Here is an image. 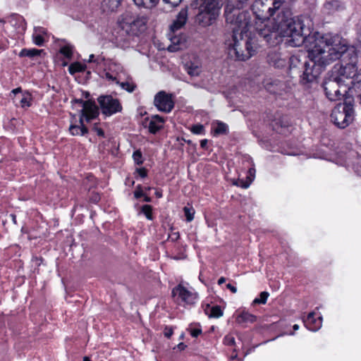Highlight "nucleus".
Instances as JSON below:
<instances>
[{"instance_id": "f257e3e1", "label": "nucleus", "mask_w": 361, "mask_h": 361, "mask_svg": "<svg viewBox=\"0 0 361 361\" xmlns=\"http://www.w3.org/2000/svg\"><path fill=\"white\" fill-rule=\"evenodd\" d=\"M326 51H337L341 55L337 59H341L344 63L339 68L334 66L325 75L321 86L326 98L330 101H344L347 97H357L361 99V80L359 79L358 56L355 48L349 47L341 37L340 44L330 47Z\"/></svg>"}, {"instance_id": "f03ea898", "label": "nucleus", "mask_w": 361, "mask_h": 361, "mask_svg": "<svg viewBox=\"0 0 361 361\" xmlns=\"http://www.w3.org/2000/svg\"><path fill=\"white\" fill-rule=\"evenodd\" d=\"M341 37L338 34L325 33L310 45L304 43L307 55L294 54L289 57L287 73L291 78L298 77L302 85L310 86L317 80L327 66L337 60L341 55L337 51L327 52L331 47L338 46Z\"/></svg>"}, {"instance_id": "7ed1b4c3", "label": "nucleus", "mask_w": 361, "mask_h": 361, "mask_svg": "<svg viewBox=\"0 0 361 361\" xmlns=\"http://www.w3.org/2000/svg\"><path fill=\"white\" fill-rule=\"evenodd\" d=\"M274 27L279 32V37H290L289 42L293 47H299L304 43L308 45L316 42L319 37L324 36L310 25H306L302 20L295 18L289 8L281 9L273 18Z\"/></svg>"}, {"instance_id": "20e7f679", "label": "nucleus", "mask_w": 361, "mask_h": 361, "mask_svg": "<svg viewBox=\"0 0 361 361\" xmlns=\"http://www.w3.org/2000/svg\"><path fill=\"white\" fill-rule=\"evenodd\" d=\"M222 6V0H192L190 4L191 8H198L200 11L197 19L203 27L214 23L220 14Z\"/></svg>"}, {"instance_id": "39448f33", "label": "nucleus", "mask_w": 361, "mask_h": 361, "mask_svg": "<svg viewBox=\"0 0 361 361\" xmlns=\"http://www.w3.org/2000/svg\"><path fill=\"white\" fill-rule=\"evenodd\" d=\"M354 98L347 97L343 103L340 102L333 109L331 119L339 128L348 126L354 120Z\"/></svg>"}, {"instance_id": "423d86ee", "label": "nucleus", "mask_w": 361, "mask_h": 361, "mask_svg": "<svg viewBox=\"0 0 361 361\" xmlns=\"http://www.w3.org/2000/svg\"><path fill=\"white\" fill-rule=\"evenodd\" d=\"M233 44H229V54H234L235 59L238 61H246L254 56L257 51V44L256 41L251 37L243 39L240 37L238 39L237 37L233 35Z\"/></svg>"}, {"instance_id": "0eeeda50", "label": "nucleus", "mask_w": 361, "mask_h": 361, "mask_svg": "<svg viewBox=\"0 0 361 361\" xmlns=\"http://www.w3.org/2000/svg\"><path fill=\"white\" fill-rule=\"evenodd\" d=\"M255 30L259 37L269 46H276L281 41L279 32L274 27V20L267 23H261L259 25L255 22Z\"/></svg>"}, {"instance_id": "6e6552de", "label": "nucleus", "mask_w": 361, "mask_h": 361, "mask_svg": "<svg viewBox=\"0 0 361 361\" xmlns=\"http://www.w3.org/2000/svg\"><path fill=\"white\" fill-rule=\"evenodd\" d=\"M147 22V18L143 16L134 17L126 14L120 23L123 30L128 34L130 32L132 35H137L145 30Z\"/></svg>"}, {"instance_id": "1a4fd4ad", "label": "nucleus", "mask_w": 361, "mask_h": 361, "mask_svg": "<svg viewBox=\"0 0 361 361\" xmlns=\"http://www.w3.org/2000/svg\"><path fill=\"white\" fill-rule=\"evenodd\" d=\"M99 109L106 116H110L122 111V106L118 99L109 94H102L97 98Z\"/></svg>"}, {"instance_id": "9d476101", "label": "nucleus", "mask_w": 361, "mask_h": 361, "mask_svg": "<svg viewBox=\"0 0 361 361\" xmlns=\"http://www.w3.org/2000/svg\"><path fill=\"white\" fill-rule=\"evenodd\" d=\"M251 11L255 20L264 23L275 13L274 8L270 6L269 2L263 0H255L251 6Z\"/></svg>"}, {"instance_id": "9b49d317", "label": "nucleus", "mask_w": 361, "mask_h": 361, "mask_svg": "<svg viewBox=\"0 0 361 361\" xmlns=\"http://www.w3.org/2000/svg\"><path fill=\"white\" fill-rule=\"evenodd\" d=\"M154 105L159 111L170 113L175 106L173 95L163 90L159 91L154 96Z\"/></svg>"}, {"instance_id": "f8f14e48", "label": "nucleus", "mask_w": 361, "mask_h": 361, "mask_svg": "<svg viewBox=\"0 0 361 361\" xmlns=\"http://www.w3.org/2000/svg\"><path fill=\"white\" fill-rule=\"evenodd\" d=\"M164 118L159 115L146 117L142 121L144 128H147L151 134L155 135L164 128Z\"/></svg>"}, {"instance_id": "ddd939ff", "label": "nucleus", "mask_w": 361, "mask_h": 361, "mask_svg": "<svg viewBox=\"0 0 361 361\" xmlns=\"http://www.w3.org/2000/svg\"><path fill=\"white\" fill-rule=\"evenodd\" d=\"M187 19L188 9L187 8H182L176 16V19L170 25V30L173 32H175L182 28L185 25Z\"/></svg>"}, {"instance_id": "4468645a", "label": "nucleus", "mask_w": 361, "mask_h": 361, "mask_svg": "<svg viewBox=\"0 0 361 361\" xmlns=\"http://www.w3.org/2000/svg\"><path fill=\"white\" fill-rule=\"evenodd\" d=\"M344 8L345 6L342 1L339 0H329L324 4L322 11L325 14L331 15Z\"/></svg>"}, {"instance_id": "2eb2a0df", "label": "nucleus", "mask_w": 361, "mask_h": 361, "mask_svg": "<svg viewBox=\"0 0 361 361\" xmlns=\"http://www.w3.org/2000/svg\"><path fill=\"white\" fill-rule=\"evenodd\" d=\"M322 317L315 318L314 312H310L305 319L303 320L305 326L312 331H318L322 326Z\"/></svg>"}, {"instance_id": "dca6fc26", "label": "nucleus", "mask_w": 361, "mask_h": 361, "mask_svg": "<svg viewBox=\"0 0 361 361\" xmlns=\"http://www.w3.org/2000/svg\"><path fill=\"white\" fill-rule=\"evenodd\" d=\"M235 322L241 326H245L247 323L252 324L257 321V317L252 314L249 313L245 310L236 311Z\"/></svg>"}, {"instance_id": "f3484780", "label": "nucleus", "mask_w": 361, "mask_h": 361, "mask_svg": "<svg viewBox=\"0 0 361 361\" xmlns=\"http://www.w3.org/2000/svg\"><path fill=\"white\" fill-rule=\"evenodd\" d=\"M247 0L240 1L238 0V3L235 4L233 0H228L224 6V15L226 20H231L233 18L234 13H238L240 11L238 7L240 3L247 1Z\"/></svg>"}, {"instance_id": "a211bd4d", "label": "nucleus", "mask_w": 361, "mask_h": 361, "mask_svg": "<svg viewBox=\"0 0 361 361\" xmlns=\"http://www.w3.org/2000/svg\"><path fill=\"white\" fill-rule=\"evenodd\" d=\"M249 16V11H240L233 15L231 23H234L245 32V18Z\"/></svg>"}, {"instance_id": "6ab92c4d", "label": "nucleus", "mask_w": 361, "mask_h": 361, "mask_svg": "<svg viewBox=\"0 0 361 361\" xmlns=\"http://www.w3.org/2000/svg\"><path fill=\"white\" fill-rule=\"evenodd\" d=\"M82 109H85L87 113L92 114L93 117H98L99 115V107L93 99L86 100Z\"/></svg>"}, {"instance_id": "aec40b11", "label": "nucleus", "mask_w": 361, "mask_h": 361, "mask_svg": "<svg viewBox=\"0 0 361 361\" xmlns=\"http://www.w3.org/2000/svg\"><path fill=\"white\" fill-rule=\"evenodd\" d=\"M349 163L352 165V169L355 173L360 176L361 166L359 162V154L355 151H350L348 155Z\"/></svg>"}, {"instance_id": "412c9836", "label": "nucleus", "mask_w": 361, "mask_h": 361, "mask_svg": "<svg viewBox=\"0 0 361 361\" xmlns=\"http://www.w3.org/2000/svg\"><path fill=\"white\" fill-rule=\"evenodd\" d=\"M273 130L281 133V130L280 129H283L286 128H288L290 126V121L286 116H281L278 118H276L271 123Z\"/></svg>"}, {"instance_id": "4be33fe9", "label": "nucleus", "mask_w": 361, "mask_h": 361, "mask_svg": "<svg viewBox=\"0 0 361 361\" xmlns=\"http://www.w3.org/2000/svg\"><path fill=\"white\" fill-rule=\"evenodd\" d=\"M204 312L209 317L219 318L223 315V311L219 305L210 306L209 304H207Z\"/></svg>"}, {"instance_id": "5701e85b", "label": "nucleus", "mask_w": 361, "mask_h": 361, "mask_svg": "<svg viewBox=\"0 0 361 361\" xmlns=\"http://www.w3.org/2000/svg\"><path fill=\"white\" fill-rule=\"evenodd\" d=\"M269 63L276 68H283L286 66L288 62L281 59L278 54H273L269 56Z\"/></svg>"}, {"instance_id": "b1692460", "label": "nucleus", "mask_w": 361, "mask_h": 361, "mask_svg": "<svg viewBox=\"0 0 361 361\" xmlns=\"http://www.w3.org/2000/svg\"><path fill=\"white\" fill-rule=\"evenodd\" d=\"M42 53H44L43 49H37L35 48L33 49H23L20 53V57H29L30 59H33L36 56H40Z\"/></svg>"}, {"instance_id": "393cba45", "label": "nucleus", "mask_w": 361, "mask_h": 361, "mask_svg": "<svg viewBox=\"0 0 361 361\" xmlns=\"http://www.w3.org/2000/svg\"><path fill=\"white\" fill-rule=\"evenodd\" d=\"M136 6L139 8H145L151 9L155 7L159 2V0H133ZM167 2V0H163Z\"/></svg>"}, {"instance_id": "a878e982", "label": "nucleus", "mask_w": 361, "mask_h": 361, "mask_svg": "<svg viewBox=\"0 0 361 361\" xmlns=\"http://www.w3.org/2000/svg\"><path fill=\"white\" fill-rule=\"evenodd\" d=\"M185 68L188 74L192 77L199 76L201 73V68L191 61L187 62Z\"/></svg>"}, {"instance_id": "bb28decb", "label": "nucleus", "mask_w": 361, "mask_h": 361, "mask_svg": "<svg viewBox=\"0 0 361 361\" xmlns=\"http://www.w3.org/2000/svg\"><path fill=\"white\" fill-rule=\"evenodd\" d=\"M87 66L80 62L72 63L68 67V72L71 75H74L76 73H80L85 71Z\"/></svg>"}, {"instance_id": "cd10ccee", "label": "nucleus", "mask_w": 361, "mask_h": 361, "mask_svg": "<svg viewBox=\"0 0 361 361\" xmlns=\"http://www.w3.org/2000/svg\"><path fill=\"white\" fill-rule=\"evenodd\" d=\"M302 11L306 14H310L316 8V0H302Z\"/></svg>"}, {"instance_id": "c85d7f7f", "label": "nucleus", "mask_w": 361, "mask_h": 361, "mask_svg": "<svg viewBox=\"0 0 361 361\" xmlns=\"http://www.w3.org/2000/svg\"><path fill=\"white\" fill-rule=\"evenodd\" d=\"M281 84L279 80H274L271 82H267L265 84L266 90L271 94H277L281 90Z\"/></svg>"}, {"instance_id": "c756f323", "label": "nucleus", "mask_w": 361, "mask_h": 361, "mask_svg": "<svg viewBox=\"0 0 361 361\" xmlns=\"http://www.w3.org/2000/svg\"><path fill=\"white\" fill-rule=\"evenodd\" d=\"M32 96L29 91H25L23 97L20 100V104L22 108H27L32 106Z\"/></svg>"}, {"instance_id": "7c9ffc66", "label": "nucleus", "mask_w": 361, "mask_h": 361, "mask_svg": "<svg viewBox=\"0 0 361 361\" xmlns=\"http://www.w3.org/2000/svg\"><path fill=\"white\" fill-rule=\"evenodd\" d=\"M104 66V68H106V71H109L110 73H114V72H116V75H117L118 71H120L122 68L119 63L113 61L111 59H108L107 63H105Z\"/></svg>"}, {"instance_id": "2f4dec72", "label": "nucleus", "mask_w": 361, "mask_h": 361, "mask_svg": "<svg viewBox=\"0 0 361 361\" xmlns=\"http://www.w3.org/2000/svg\"><path fill=\"white\" fill-rule=\"evenodd\" d=\"M228 133V126L226 123L218 121L216 122V127L214 129V135H227Z\"/></svg>"}, {"instance_id": "473e14b6", "label": "nucleus", "mask_w": 361, "mask_h": 361, "mask_svg": "<svg viewBox=\"0 0 361 361\" xmlns=\"http://www.w3.org/2000/svg\"><path fill=\"white\" fill-rule=\"evenodd\" d=\"M73 46L68 44L62 46L59 49V54L63 55L66 59L71 60L73 56Z\"/></svg>"}, {"instance_id": "72a5a7b5", "label": "nucleus", "mask_w": 361, "mask_h": 361, "mask_svg": "<svg viewBox=\"0 0 361 361\" xmlns=\"http://www.w3.org/2000/svg\"><path fill=\"white\" fill-rule=\"evenodd\" d=\"M153 207L150 204H144L140 208V213L143 214L148 220H153L154 216L152 214Z\"/></svg>"}, {"instance_id": "f704fd0d", "label": "nucleus", "mask_w": 361, "mask_h": 361, "mask_svg": "<svg viewBox=\"0 0 361 361\" xmlns=\"http://www.w3.org/2000/svg\"><path fill=\"white\" fill-rule=\"evenodd\" d=\"M122 0H104V5L108 8L109 11L114 12L121 6Z\"/></svg>"}, {"instance_id": "c9c22d12", "label": "nucleus", "mask_w": 361, "mask_h": 361, "mask_svg": "<svg viewBox=\"0 0 361 361\" xmlns=\"http://www.w3.org/2000/svg\"><path fill=\"white\" fill-rule=\"evenodd\" d=\"M116 84L118 85L122 89L130 93L134 92L136 88V85L133 83H129L128 82L116 81Z\"/></svg>"}, {"instance_id": "e433bc0d", "label": "nucleus", "mask_w": 361, "mask_h": 361, "mask_svg": "<svg viewBox=\"0 0 361 361\" xmlns=\"http://www.w3.org/2000/svg\"><path fill=\"white\" fill-rule=\"evenodd\" d=\"M172 296H184L185 307L187 305H193L197 298V295H172Z\"/></svg>"}, {"instance_id": "4c0bfd02", "label": "nucleus", "mask_w": 361, "mask_h": 361, "mask_svg": "<svg viewBox=\"0 0 361 361\" xmlns=\"http://www.w3.org/2000/svg\"><path fill=\"white\" fill-rule=\"evenodd\" d=\"M32 262L35 263V267L33 269L34 274H39V267L44 262V258L42 257L33 256L32 257Z\"/></svg>"}, {"instance_id": "58836bf2", "label": "nucleus", "mask_w": 361, "mask_h": 361, "mask_svg": "<svg viewBox=\"0 0 361 361\" xmlns=\"http://www.w3.org/2000/svg\"><path fill=\"white\" fill-rule=\"evenodd\" d=\"M133 158L135 161V164L137 165H142L144 162V159L142 157V153L140 151V149H137L133 152Z\"/></svg>"}, {"instance_id": "ea45409f", "label": "nucleus", "mask_w": 361, "mask_h": 361, "mask_svg": "<svg viewBox=\"0 0 361 361\" xmlns=\"http://www.w3.org/2000/svg\"><path fill=\"white\" fill-rule=\"evenodd\" d=\"M101 77L103 78H105L106 80L109 81L115 82L116 83V81H118L116 78V75L114 73H110L109 71H106V68L104 69V71L102 74L101 75Z\"/></svg>"}, {"instance_id": "a19ab883", "label": "nucleus", "mask_w": 361, "mask_h": 361, "mask_svg": "<svg viewBox=\"0 0 361 361\" xmlns=\"http://www.w3.org/2000/svg\"><path fill=\"white\" fill-rule=\"evenodd\" d=\"M252 13L249 11V16L245 18V32L248 30L250 27L255 26L256 20L252 19Z\"/></svg>"}, {"instance_id": "79ce46f5", "label": "nucleus", "mask_w": 361, "mask_h": 361, "mask_svg": "<svg viewBox=\"0 0 361 361\" xmlns=\"http://www.w3.org/2000/svg\"><path fill=\"white\" fill-rule=\"evenodd\" d=\"M80 114V118H82V123H84V120L87 123H90L92 120L96 118L97 117H93L92 114L87 113L85 111V109H80L79 111Z\"/></svg>"}, {"instance_id": "37998d69", "label": "nucleus", "mask_w": 361, "mask_h": 361, "mask_svg": "<svg viewBox=\"0 0 361 361\" xmlns=\"http://www.w3.org/2000/svg\"><path fill=\"white\" fill-rule=\"evenodd\" d=\"M184 214L188 222H190L194 219L195 210L193 208L183 207Z\"/></svg>"}, {"instance_id": "c03bdc74", "label": "nucleus", "mask_w": 361, "mask_h": 361, "mask_svg": "<svg viewBox=\"0 0 361 361\" xmlns=\"http://www.w3.org/2000/svg\"><path fill=\"white\" fill-rule=\"evenodd\" d=\"M252 181V179H251L249 177H247V180H244L243 179H238L236 182L234 183L235 185L240 186L243 188H247L250 186Z\"/></svg>"}, {"instance_id": "a18cd8bd", "label": "nucleus", "mask_w": 361, "mask_h": 361, "mask_svg": "<svg viewBox=\"0 0 361 361\" xmlns=\"http://www.w3.org/2000/svg\"><path fill=\"white\" fill-rule=\"evenodd\" d=\"M191 132L196 135L204 134V127L200 123L193 125L191 128Z\"/></svg>"}, {"instance_id": "49530a36", "label": "nucleus", "mask_w": 361, "mask_h": 361, "mask_svg": "<svg viewBox=\"0 0 361 361\" xmlns=\"http://www.w3.org/2000/svg\"><path fill=\"white\" fill-rule=\"evenodd\" d=\"M148 171L145 167L137 168L134 173L135 178L140 177L142 178H145L147 176Z\"/></svg>"}, {"instance_id": "de8ad7c7", "label": "nucleus", "mask_w": 361, "mask_h": 361, "mask_svg": "<svg viewBox=\"0 0 361 361\" xmlns=\"http://www.w3.org/2000/svg\"><path fill=\"white\" fill-rule=\"evenodd\" d=\"M11 17L16 20V21L19 24V27H21L23 28V30L25 29L26 21H25V20L24 19V18L23 16H20L18 14H16V13H13L11 15Z\"/></svg>"}, {"instance_id": "09e8293b", "label": "nucleus", "mask_w": 361, "mask_h": 361, "mask_svg": "<svg viewBox=\"0 0 361 361\" xmlns=\"http://www.w3.org/2000/svg\"><path fill=\"white\" fill-rule=\"evenodd\" d=\"M171 293H191L185 287H184L181 283L178 284L176 287H174L172 290Z\"/></svg>"}, {"instance_id": "8fccbe9b", "label": "nucleus", "mask_w": 361, "mask_h": 361, "mask_svg": "<svg viewBox=\"0 0 361 361\" xmlns=\"http://www.w3.org/2000/svg\"><path fill=\"white\" fill-rule=\"evenodd\" d=\"M133 195L135 199H140L145 195L144 189L142 185L139 184L136 186L135 190L133 192Z\"/></svg>"}, {"instance_id": "3c124183", "label": "nucleus", "mask_w": 361, "mask_h": 361, "mask_svg": "<svg viewBox=\"0 0 361 361\" xmlns=\"http://www.w3.org/2000/svg\"><path fill=\"white\" fill-rule=\"evenodd\" d=\"M188 330L190 331V335L194 338H197L202 334V329L200 324H197V326L194 328L190 326Z\"/></svg>"}, {"instance_id": "603ef678", "label": "nucleus", "mask_w": 361, "mask_h": 361, "mask_svg": "<svg viewBox=\"0 0 361 361\" xmlns=\"http://www.w3.org/2000/svg\"><path fill=\"white\" fill-rule=\"evenodd\" d=\"M101 200L100 194L97 192H92L89 197V201L91 203L97 204Z\"/></svg>"}, {"instance_id": "864d4df0", "label": "nucleus", "mask_w": 361, "mask_h": 361, "mask_svg": "<svg viewBox=\"0 0 361 361\" xmlns=\"http://www.w3.org/2000/svg\"><path fill=\"white\" fill-rule=\"evenodd\" d=\"M69 132L72 135H80V124H71L69 127Z\"/></svg>"}, {"instance_id": "5fc2aeb1", "label": "nucleus", "mask_w": 361, "mask_h": 361, "mask_svg": "<svg viewBox=\"0 0 361 361\" xmlns=\"http://www.w3.org/2000/svg\"><path fill=\"white\" fill-rule=\"evenodd\" d=\"M269 295H260V298H256L253 301L252 305H256L259 304H265L267 300V298Z\"/></svg>"}, {"instance_id": "6e6d98bb", "label": "nucleus", "mask_w": 361, "mask_h": 361, "mask_svg": "<svg viewBox=\"0 0 361 361\" xmlns=\"http://www.w3.org/2000/svg\"><path fill=\"white\" fill-rule=\"evenodd\" d=\"M92 130L94 131L99 137H105V133L102 128L99 127L98 123L93 124Z\"/></svg>"}, {"instance_id": "4d7b16f0", "label": "nucleus", "mask_w": 361, "mask_h": 361, "mask_svg": "<svg viewBox=\"0 0 361 361\" xmlns=\"http://www.w3.org/2000/svg\"><path fill=\"white\" fill-rule=\"evenodd\" d=\"M32 39L34 43L37 46H42L44 43V39L42 36H40L39 35L33 34Z\"/></svg>"}, {"instance_id": "13d9d810", "label": "nucleus", "mask_w": 361, "mask_h": 361, "mask_svg": "<svg viewBox=\"0 0 361 361\" xmlns=\"http://www.w3.org/2000/svg\"><path fill=\"white\" fill-rule=\"evenodd\" d=\"M79 123L80 124V135H85L89 133V130L84 123H82V118H79Z\"/></svg>"}, {"instance_id": "bf43d9fd", "label": "nucleus", "mask_w": 361, "mask_h": 361, "mask_svg": "<svg viewBox=\"0 0 361 361\" xmlns=\"http://www.w3.org/2000/svg\"><path fill=\"white\" fill-rule=\"evenodd\" d=\"M171 298L175 302L177 303V305L185 307L184 296H172L171 295Z\"/></svg>"}, {"instance_id": "052dcab7", "label": "nucleus", "mask_w": 361, "mask_h": 361, "mask_svg": "<svg viewBox=\"0 0 361 361\" xmlns=\"http://www.w3.org/2000/svg\"><path fill=\"white\" fill-rule=\"evenodd\" d=\"M173 334V327L170 326H165L164 329V335L165 337L170 338Z\"/></svg>"}, {"instance_id": "680f3d73", "label": "nucleus", "mask_w": 361, "mask_h": 361, "mask_svg": "<svg viewBox=\"0 0 361 361\" xmlns=\"http://www.w3.org/2000/svg\"><path fill=\"white\" fill-rule=\"evenodd\" d=\"M235 343V338L233 336H226L224 338V343L226 345L232 346Z\"/></svg>"}, {"instance_id": "e2e57ef3", "label": "nucleus", "mask_w": 361, "mask_h": 361, "mask_svg": "<svg viewBox=\"0 0 361 361\" xmlns=\"http://www.w3.org/2000/svg\"><path fill=\"white\" fill-rule=\"evenodd\" d=\"M108 59H106L104 56L102 55H98L95 59V63L97 64H103V66L105 65V63H107Z\"/></svg>"}, {"instance_id": "0e129e2a", "label": "nucleus", "mask_w": 361, "mask_h": 361, "mask_svg": "<svg viewBox=\"0 0 361 361\" xmlns=\"http://www.w3.org/2000/svg\"><path fill=\"white\" fill-rule=\"evenodd\" d=\"M35 31L37 32V35H39L40 36L47 35V30L43 27H35Z\"/></svg>"}, {"instance_id": "69168bd1", "label": "nucleus", "mask_w": 361, "mask_h": 361, "mask_svg": "<svg viewBox=\"0 0 361 361\" xmlns=\"http://www.w3.org/2000/svg\"><path fill=\"white\" fill-rule=\"evenodd\" d=\"M284 0H274L271 2L272 7L274 8V11L279 10L281 6L282 5Z\"/></svg>"}, {"instance_id": "338daca9", "label": "nucleus", "mask_w": 361, "mask_h": 361, "mask_svg": "<svg viewBox=\"0 0 361 361\" xmlns=\"http://www.w3.org/2000/svg\"><path fill=\"white\" fill-rule=\"evenodd\" d=\"M85 102L82 99H73L72 101H71V104H80L82 105V106H83V105L85 104Z\"/></svg>"}, {"instance_id": "774afa93", "label": "nucleus", "mask_w": 361, "mask_h": 361, "mask_svg": "<svg viewBox=\"0 0 361 361\" xmlns=\"http://www.w3.org/2000/svg\"><path fill=\"white\" fill-rule=\"evenodd\" d=\"M226 286L228 289H229L233 293L237 291L236 287L231 283H227Z\"/></svg>"}]
</instances>
